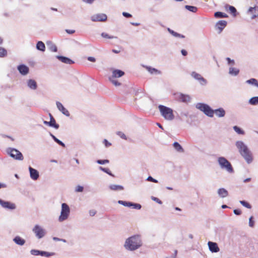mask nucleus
Here are the masks:
<instances>
[{
	"mask_svg": "<svg viewBox=\"0 0 258 258\" xmlns=\"http://www.w3.org/2000/svg\"><path fill=\"white\" fill-rule=\"evenodd\" d=\"M109 188L114 191L122 190L124 189L123 186L120 185L111 184L109 186Z\"/></svg>",
	"mask_w": 258,
	"mask_h": 258,
	"instance_id": "31",
	"label": "nucleus"
},
{
	"mask_svg": "<svg viewBox=\"0 0 258 258\" xmlns=\"http://www.w3.org/2000/svg\"><path fill=\"white\" fill-rule=\"evenodd\" d=\"M233 130L235 132H236L239 135H244V132L239 127L235 125L233 127Z\"/></svg>",
	"mask_w": 258,
	"mask_h": 258,
	"instance_id": "37",
	"label": "nucleus"
},
{
	"mask_svg": "<svg viewBox=\"0 0 258 258\" xmlns=\"http://www.w3.org/2000/svg\"><path fill=\"white\" fill-rule=\"evenodd\" d=\"M253 217L252 216H251L249 218V222L248 225L250 227L253 228L254 226L255 222L253 220Z\"/></svg>",
	"mask_w": 258,
	"mask_h": 258,
	"instance_id": "46",
	"label": "nucleus"
},
{
	"mask_svg": "<svg viewBox=\"0 0 258 258\" xmlns=\"http://www.w3.org/2000/svg\"><path fill=\"white\" fill-rule=\"evenodd\" d=\"M131 24L132 25H134V26H139L140 25V23H134V22H131Z\"/></svg>",
	"mask_w": 258,
	"mask_h": 258,
	"instance_id": "63",
	"label": "nucleus"
},
{
	"mask_svg": "<svg viewBox=\"0 0 258 258\" xmlns=\"http://www.w3.org/2000/svg\"><path fill=\"white\" fill-rule=\"evenodd\" d=\"M209 250L212 252H218L219 251L220 249L217 243L212 241H209L208 243Z\"/></svg>",
	"mask_w": 258,
	"mask_h": 258,
	"instance_id": "18",
	"label": "nucleus"
},
{
	"mask_svg": "<svg viewBox=\"0 0 258 258\" xmlns=\"http://www.w3.org/2000/svg\"><path fill=\"white\" fill-rule=\"evenodd\" d=\"M191 76L195 80L199 81V83L202 86H205L207 84L208 81L202 75L196 72H192L191 73Z\"/></svg>",
	"mask_w": 258,
	"mask_h": 258,
	"instance_id": "9",
	"label": "nucleus"
},
{
	"mask_svg": "<svg viewBox=\"0 0 258 258\" xmlns=\"http://www.w3.org/2000/svg\"><path fill=\"white\" fill-rule=\"evenodd\" d=\"M248 103L251 105H258V96L251 97L248 100Z\"/></svg>",
	"mask_w": 258,
	"mask_h": 258,
	"instance_id": "34",
	"label": "nucleus"
},
{
	"mask_svg": "<svg viewBox=\"0 0 258 258\" xmlns=\"http://www.w3.org/2000/svg\"><path fill=\"white\" fill-rule=\"evenodd\" d=\"M217 162L221 169L225 170L229 174L234 173V170L232 165L226 158L219 157L217 159Z\"/></svg>",
	"mask_w": 258,
	"mask_h": 258,
	"instance_id": "3",
	"label": "nucleus"
},
{
	"mask_svg": "<svg viewBox=\"0 0 258 258\" xmlns=\"http://www.w3.org/2000/svg\"><path fill=\"white\" fill-rule=\"evenodd\" d=\"M56 57L58 59L64 63L71 64L74 63L73 60L68 57L60 55H57Z\"/></svg>",
	"mask_w": 258,
	"mask_h": 258,
	"instance_id": "21",
	"label": "nucleus"
},
{
	"mask_svg": "<svg viewBox=\"0 0 258 258\" xmlns=\"http://www.w3.org/2000/svg\"><path fill=\"white\" fill-rule=\"evenodd\" d=\"M214 16L216 18H227L228 16L227 14L221 12H217L215 13Z\"/></svg>",
	"mask_w": 258,
	"mask_h": 258,
	"instance_id": "36",
	"label": "nucleus"
},
{
	"mask_svg": "<svg viewBox=\"0 0 258 258\" xmlns=\"http://www.w3.org/2000/svg\"><path fill=\"white\" fill-rule=\"evenodd\" d=\"M28 87L32 90H36L37 87L36 82L33 79H29L27 81Z\"/></svg>",
	"mask_w": 258,
	"mask_h": 258,
	"instance_id": "24",
	"label": "nucleus"
},
{
	"mask_svg": "<svg viewBox=\"0 0 258 258\" xmlns=\"http://www.w3.org/2000/svg\"><path fill=\"white\" fill-rule=\"evenodd\" d=\"M239 202L243 207L249 209L251 208V206L248 202L245 201H240Z\"/></svg>",
	"mask_w": 258,
	"mask_h": 258,
	"instance_id": "41",
	"label": "nucleus"
},
{
	"mask_svg": "<svg viewBox=\"0 0 258 258\" xmlns=\"http://www.w3.org/2000/svg\"><path fill=\"white\" fill-rule=\"evenodd\" d=\"M7 186L6 184L0 182V189L2 188H6Z\"/></svg>",
	"mask_w": 258,
	"mask_h": 258,
	"instance_id": "62",
	"label": "nucleus"
},
{
	"mask_svg": "<svg viewBox=\"0 0 258 258\" xmlns=\"http://www.w3.org/2000/svg\"><path fill=\"white\" fill-rule=\"evenodd\" d=\"M218 196L221 198H224L228 196V191L224 188H220L217 190Z\"/></svg>",
	"mask_w": 258,
	"mask_h": 258,
	"instance_id": "23",
	"label": "nucleus"
},
{
	"mask_svg": "<svg viewBox=\"0 0 258 258\" xmlns=\"http://www.w3.org/2000/svg\"><path fill=\"white\" fill-rule=\"evenodd\" d=\"M32 231L35 237L39 239L43 238L47 233L46 230L42 226L38 224L35 225Z\"/></svg>",
	"mask_w": 258,
	"mask_h": 258,
	"instance_id": "6",
	"label": "nucleus"
},
{
	"mask_svg": "<svg viewBox=\"0 0 258 258\" xmlns=\"http://www.w3.org/2000/svg\"><path fill=\"white\" fill-rule=\"evenodd\" d=\"M107 19V16L103 13H98L91 16L90 19L92 22H105Z\"/></svg>",
	"mask_w": 258,
	"mask_h": 258,
	"instance_id": "10",
	"label": "nucleus"
},
{
	"mask_svg": "<svg viewBox=\"0 0 258 258\" xmlns=\"http://www.w3.org/2000/svg\"><path fill=\"white\" fill-rule=\"evenodd\" d=\"M99 169L112 176H114V175L111 173V172L109 168H104V167L100 166V167H99Z\"/></svg>",
	"mask_w": 258,
	"mask_h": 258,
	"instance_id": "42",
	"label": "nucleus"
},
{
	"mask_svg": "<svg viewBox=\"0 0 258 258\" xmlns=\"http://www.w3.org/2000/svg\"><path fill=\"white\" fill-rule=\"evenodd\" d=\"M256 9H258V7H250L248 10V13L252 14L255 13Z\"/></svg>",
	"mask_w": 258,
	"mask_h": 258,
	"instance_id": "49",
	"label": "nucleus"
},
{
	"mask_svg": "<svg viewBox=\"0 0 258 258\" xmlns=\"http://www.w3.org/2000/svg\"><path fill=\"white\" fill-rule=\"evenodd\" d=\"M251 180V178H247L246 179H245L244 180H243V182H249Z\"/></svg>",
	"mask_w": 258,
	"mask_h": 258,
	"instance_id": "64",
	"label": "nucleus"
},
{
	"mask_svg": "<svg viewBox=\"0 0 258 258\" xmlns=\"http://www.w3.org/2000/svg\"><path fill=\"white\" fill-rule=\"evenodd\" d=\"M228 73L231 76H236L239 73V70L236 68L230 67Z\"/></svg>",
	"mask_w": 258,
	"mask_h": 258,
	"instance_id": "28",
	"label": "nucleus"
},
{
	"mask_svg": "<svg viewBox=\"0 0 258 258\" xmlns=\"http://www.w3.org/2000/svg\"><path fill=\"white\" fill-rule=\"evenodd\" d=\"M181 53L183 56H186L187 54V51L184 49H182L181 50Z\"/></svg>",
	"mask_w": 258,
	"mask_h": 258,
	"instance_id": "61",
	"label": "nucleus"
},
{
	"mask_svg": "<svg viewBox=\"0 0 258 258\" xmlns=\"http://www.w3.org/2000/svg\"><path fill=\"white\" fill-rule=\"evenodd\" d=\"M66 31L68 34H73L75 32V31L74 30H69V29H66Z\"/></svg>",
	"mask_w": 258,
	"mask_h": 258,
	"instance_id": "59",
	"label": "nucleus"
},
{
	"mask_svg": "<svg viewBox=\"0 0 258 258\" xmlns=\"http://www.w3.org/2000/svg\"><path fill=\"white\" fill-rule=\"evenodd\" d=\"M109 80L115 86H119L120 85V83L115 78H112L109 77Z\"/></svg>",
	"mask_w": 258,
	"mask_h": 258,
	"instance_id": "39",
	"label": "nucleus"
},
{
	"mask_svg": "<svg viewBox=\"0 0 258 258\" xmlns=\"http://www.w3.org/2000/svg\"><path fill=\"white\" fill-rule=\"evenodd\" d=\"M116 134L119 136L121 138H122V139H124V140H126V136L125 135V134L124 133H123L122 132H117L116 133Z\"/></svg>",
	"mask_w": 258,
	"mask_h": 258,
	"instance_id": "51",
	"label": "nucleus"
},
{
	"mask_svg": "<svg viewBox=\"0 0 258 258\" xmlns=\"http://www.w3.org/2000/svg\"><path fill=\"white\" fill-rule=\"evenodd\" d=\"M0 205L3 208L6 210H14L16 209L15 204L9 201H5L2 199H0Z\"/></svg>",
	"mask_w": 258,
	"mask_h": 258,
	"instance_id": "8",
	"label": "nucleus"
},
{
	"mask_svg": "<svg viewBox=\"0 0 258 258\" xmlns=\"http://www.w3.org/2000/svg\"><path fill=\"white\" fill-rule=\"evenodd\" d=\"M89 214L91 216H93L96 214V211L94 210L89 211Z\"/></svg>",
	"mask_w": 258,
	"mask_h": 258,
	"instance_id": "60",
	"label": "nucleus"
},
{
	"mask_svg": "<svg viewBox=\"0 0 258 258\" xmlns=\"http://www.w3.org/2000/svg\"><path fill=\"white\" fill-rule=\"evenodd\" d=\"M225 8L227 10H228L234 16H236V9L233 6L227 5L225 6Z\"/></svg>",
	"mask_w": 258,
	"mask_h": 258,
	"instance_id": "33",
	"label": "nucleus"
},
{
	"mask_svg": "<svg viewBox=\"0 0 258 258\" xmlns=\"http://www.w3.org/2000/svg\"><path fill=\"white\" fill-rule=\"evenodd\" d=\"M234 213L236 215H240L241 214V212L239 209H235L233 211Z\"/></svg>",
	"mask_w": 258,
	"mask_h": 258,
	"instance_id": "57",
	"label": "nucleus"
},
{
	"mask_svg": "<svg viewBox=\"0 0 258 258\" xmlns=\"http://www.w3.org/2000/svg\"><path fill=\"white\" fill-rule=\"evenodd\" d=\"M50 136L51 137V138L53 139V140L57 143L58 145L61 146L63 147H65V144L62 142L61 141L58 140L57 138H56L53 135H52L51 133H50Z\"/></svg>",
	"mask_w": 258,
	"mask_h": 258,
	"instance_id": "35",
	"label": "nucleus"
},
{
	"mask_svg": "<svg viewBox=\"0 0 258 258\" xmlns=\"http://www.w3.org/2000/svg\"><path fill=\"white\" fill-rule=\"evenodd\" d=\"M30 178L33 180H36L39 177V172L31 166L29 167Z\"/></svg>",
	"mask_w": 258,
	"mask_h": 258,
	"instance_id": "16",
	"label": "nucleus"
},
{
	"mask_svg": "<svg viewBox=\"0 0 258 258\" xmlns=\"http://www.w3.org/2000/svg\"><path fill=\"white\" fill-rule=\"evenodd\" d=\"M87 59L90 61H91V62H95L96 61V59L95 57H92V56H89L88 58H87Z\"/></svg>",
	"mask_w": 258,
	"mask_h": 258,
	"instance_id": "58",
	"label": "nucleus"
},
{
	"mask_svg": "<svg viewBox=\"0 0 258 258\" xmlns=\"http://www.w3.org/2000/svg\"><path fill=\"white\" fill-rule=\"evenodd\" d=\"M158 109L161 116L166 120L171 121L174 119L173 110L168 107L159 105Z\"/></svg>",
	"mask_w": 258,
	"mask_h": 258,
	"instance_id": "4",
	"label": "nucleus"
},
{
	"mask_svg": "<svg viewBox=\"0 0 258 258\" xmlns=\"http://www.w3.org/2000/svg\"><path fill=\"white\" fill-rule=\"evenodd\" d=\"M49 116L50 121H44L43 123L45 125H48L49 126L53 127L55 128V129H58L59 128V124L56 123L55 120L53 117L52 115L49 113Z\"/></svg>",
	"mask_w": 258,
	"mask_h": 258,
	"instance_id": "15",
	"label": "nucleus"
},
{
	"mask_svg": "<svg viewBox=\"0 0 258 258\" xmlns=\"http://www.w3.org/2000/svg\"><path fill=\"white\" fill-rule=\"evenodd\" d=\"M56 105L57 109L66 116L70 115L69 111L63 106V105L58 101L56 102Z\"/></svg>",
	"mask_w": 258,
	"mask_h": 258,
	"instance_id": "17",
	"label": "nucleus"
},
{
	"mask_svg": "<svg viewBox=\"0 0 258 258\" xmlns=\"http://www.w3.org/2000/svg\"><path fill=\"white\" fill-rule=\"evenodd\" d=\"M226 60H227L228 65L234 66L235 64V60L234 59H231L229 57H226Z\"/></svg>",
	"mask_w": 258,
	"mask_h": 258,
	"instance_id": "47",
	"label": "nucleus"
},
{
	"mask_svg": "<svg viewBox=\"0 0 258 258\" xmlns=\"http://www.w3.org/2000/svg\"><path fill=\"white\" fill-rule=\"evenodd\" d=\"M175 95L176 99L181 102L188 103L190 101L191 98L188 95L184 94L181 93H177Z\"/></svg>",
	"mask_w": 258,
	"mask_h": 258,
	"instance_id": "13",
	"label": "nucleus"
},
{
	"mask_svg": "<svg viewBox=\"0 0 258 258\" xmlns=\"http://www.w3.org/2000/svg\"><path fill=\"white\" fill-rule=\"evenodd\" d=\"M143 244L142 236L140 234H134L126 238L123 247L130 251H134L140 248Z\"/></svg>",
	"mask_w": 258,
	"mask_h": 258,
	"instance_id": "1",
	"label": "nucleus"
},
{
	"mask_svg": "<svg viewBox=\"0 0 258 258\" xmlns=\"http://www.w3.org/2000/svg\"><path fill=\"white\" fill-rule=\"evenodd\" d=\"M124 74V72L119 70H113L112 72V75L109 77V78H115L116 79L117 78H120L123 76Z\"/></svg>",
	"mask_w": 258,
	"mask_h": 258,
	"instance_id": "20",
	"label": "nucleus"
},
{
	"mask_svg": "<svg viewBox=\"0 0 258 258\" xmlns=\"http://www.w3.org/2000/svg\"><path fill=\"white\" fill-rule=\"evenodd\" d=\"M245 83L254 86L258 89V81L254 78H251L245 81Z\"/></svg>",
	"mask_w": 258,
	"mask_h": 258,
	"instance_id": "27",
	"label": "nucleus"
},
{
	"mask_svg": "<svg viewBox=\"0 0 258 258\" xmlns=\"http://www.w3.org/2000/svg\"><path fill=\"white\" fill-rule=\"evenodd\" d=\"M49 49L52 52H56L57 50V47L55 44H52L49 46Z\"/></svg>",
	"mask_w": 258,
	"mask_h": 258,
	"instance_id": "50",
	"label": "nucleus"
},
{
	"mask_svg": "<svg viewBox=\"0 0 258 258\" xmlns=\"http://www.w3.org/2000/svg\"><path fill=\"white\" fill-rule=\"evenodd\" d=\"M84 190V187L81 185H77L75 188L76 192H82Z\"/></svg>",
	"mask_w": 258,
	"mask_h": 258,
	"instance_id": "52",
	"label": "nucleus"
},
{
	"mask_svg": "<svg viewBox=\"0 0 258 258\" xmlns=\"http://www.w3.org/2000/svg\"><path fill=\"white\" fill-rule=\"evenodd\" d=\"M36 48L40 51H44L45 50V46L44 43L42 41H38L36 44Z\"/></svg>",
	"mask_w": 258,
	"mask_h": 258,
	"instance_id": "32",
	"label": "nucleus"
},
{
	"mask_svg": "<svg viewBox=\"0 0 258 258\" xmlns=\"http://www.w3.org/2000/svg\"><path fill=\"white\" fill-rule=\"evenodd\" d=\"M235 146L240 154L248 148L247 146L242 141H236Z\"/></svg>",
	"mask_w": 258,
	"mask_h": 258,
	"instance_id": "14",
	"label": "nucleus"
},
{
	"mask_svg": "<svg viewBox=\"0 0 258 258\" xmlns=\"http://www.w3.org/2000/svg\"><path fill=\"white\" fill-rule=\"evenodd\" d=\"M147 180L149 181L155 182V183H157L158 182V180H157L153 178L151 176H149L148 177V178H147Z\"/></svg>",
	"mask_w": 258,
	"mask_h": 258,
	"instance_id": "54",
	"label": "nucleus"
},
{
	"mask_svg": "<svg viewBox=\"0 0 258 258\" xmlns=\"http://www.w3.org/2000/svg\"><path fill=\"white\" fill-rule=\"evenodd\" d=\"M30 253L34 255H41L42 256L49 257L54 254L53 252H49L47 251H41L37 249H32L30 250Z\"/></svg>",
	"mask_w": 258,
	"mask_h": 258,
	"instance_id": "12",
	"label": "nucleus"
},
{
	"mask_svg": "<svg viewBox=\"0 0 258 258\" xmlns=\"http://www.w3.org/2000/svg\"><path fill=\"white\" fill-rule=\"evenodd\" d=\"M131 205H130V207H132L133 209H135L140 210L142 207L141 205L139 204L133 203L131 202Z\"/></svg>",
	"mask_w": 258,
	"mask_h": 258,
	"instance_id": "44",
	"label": "nucleus"
},
{
	"mask_svg": "<svg viewBox=\"0 0 258 258\" xmlns=\"http://www.w3.org/2000/svg\"><path fill=\"white\" fill-rule=\"evenodd\" d=\"M118 203L119 204L122 205L125 207H130V205H132L131 202H126V201H121V200H119L118 201Z\"/></svg>",
	"mask_w": 258,
	"mask_h": 258,
	"instance_id": "40",
	"label": "nucleus"
},
{
	"mask_svg": "<svg viewBox=\"0 0 258 258\" xmlns=\"http://www.w3.org/2000/svg\"><path fill=\"white\" fill-rule=\"evenodd\" d=\"M7 153L12 158L18 160H22L23 156L18 150L14 148H9L7 149Z\"/></svg>",
	"mask_w": 258,
	"mask_h": 258,
	"instance_id": "7",
	"label": "nucleus"
},
{
	"mask_svg": "<svg viewBox=\"0 0 258 258\" xmlns=\"http://www.w3.org/2000/svg\"><path fill=\"white\" fill-rule=\"evenodd\" d=\"M96 162L101 165L105 164L106 163H108L109 162V160L107 159L105 160H97Z\"/></svg>",
	"mask_w": 258,
	"mask_h": 258,
	"instance_id": "48",
	"label": "nucleus"
},
{
	"mask_svg": "<svg viewBox=\"0 0 258 258\" xmlns=\"http://www.w3.org/2000/svg\"><path fill=\"white\" fill-rule=\"evenodd\" d=\"M7 54V50L2 47H0V57H4Z\"/></svg>",
	"mask_w": 258,
	"mask_h": 258,
	"instance_id": "43",
	"label": "nucleus"
},
{
	"mask_svg": "<svg viewBox=\"0 0 258 258\" xmlns=\"http://www.w3.org/2000/svg\"><path fill=\"white\" fill-rule=\"evenodd\" d=\"M70 208L66 203H62L61 205L60 214L58 217V221L60 222L67 220L70 215Z\"/></svg>",
	"mask_w": 258,
	"mask_h": 258,
	"instance_id": "5",
	"label": "nucleus"
},
{
	"mask_svg": "<svg viewBox=\"0 0 258 258\" xmlns=\"http://www.w3.org/2000/svg\"><path fill=\"white\" fill-rule=\"evenodd\" d=\"M101 36L105 38H108V39H113V38H116V37H114L113 36H109L108 34L103 32L101 34Z\"/></svg>",
	"mask_w": 258,
	"mask_h": 258,
	"instance_id": "45",
	"label": "nucleus"
},
{
	"mask_svg": "<svg viewBox=\"0 0 258 258\" xmlns=\"http://www.w3.org/2000/svg\"><path fill=\"white\" fill-rule=\"evenodd\" d=\"M13 241L16 244L21 246L23 245L25 243V240L19 236H16L13 239Z\"/></svg>",
	"mask_w": 258,
	"mask_h": 258,
	"instance_id": "26",
	"label": "nucleus"
},
{
	"mask_svg": "<svg viewBox=\"0 0 258 258\" xmlns=\"http://www.w3.org/2000/svg\"><path fill=\"white\" fill-rule=\"evenodd\" d=\"M144 67L152 75H160L161 72L155 68H152L150 66H144Z\"/></svg>",
	"mask_w": 258,
	"mask_h": 258,
	"instance_id": "22",
	"label": "nucleus"
},
{
	"mask_svg": "<svg viewBox=\"0 0 258 258\" xmlns=\"http://www.w3.org/2000/svg\"><path fill=\"white\" fill-rule=\"evenodd\" d=\"M167 31L169 32L170 34H171L173 36L176 37V38H185V36L182 34H180L179 33H178L176 32H175L174 31L172 30V29H170L169 28H167Z\"/></svg>",
	"mask_w": 258,
	"mask_h": 258,
	"instance_id": "29",
	"label": "nucleus"
},
{
	"mask_svg": "<svg viewBox=\"0 0 258 258\" xmlns=\"http://www.w3.org/2000/svg\"><path fill=\"white\" fill-rule=\"evenodd\" d=\"M196 107L210 117H213L214 113L218 117H223L226 114L225 110L223 108L213 110L209 105L205 103H198L196 105Z\"/></svg>",
	"mask_w": 258,
	"mask_h": 258,
	"instance_id": "2",
	"label": "nucleus"
},
{
	"mask_svg": "<svg viewBox=\"0 0 258 258\" xmlns=\"http://www.w3.org/2000/svg\"><path fill=\"white\" fill-rule=\"evenodd\" d=\"M17 69L22 75L25 76L29 73V69L25 64H20L18 66Z\"/></svg>",
	"mask_w": 258,
	"mask_h": 258,
	"instance_id": "19",
	"label": "nucleus"
},
{
	"mask_svg": "<svg viewBox=\"0 0 258 258\" xmlns=\"http://www.w3.org/2000/svg\"><path fill=\"white\" fill-rule=\"evenodd\" d=\"M122 15L126 18H131L132 16L131 14L126 12H123Z\"/></svg>",
	"mask_w": 258,
	"mask_h": 258,
	"instance_id": "56",
	"label": "nucleus"
},
{
	"mask_svg": "<svg viewBox=\"0 0 258 258\" xmlns=\"http://www.w3.org/2000/svg\"><path fill=\"white\" fill-rule=\"evenodd\" d=\"M227 25V22L225 20H221L218 21L216 25V27L217 29L220 30V32H221L223 29Z\"/></svg>",
	"mask_w": 258,
	"mask_h": 258,
	"instance_id": "25",
	"label": "nucleus"
},
{
	"mask_svg": "<svg viewBox=\"0 0 258 258\" xmlns=\"http://www.w3.org/2000/svg\"><path fill=\"white\" fill-rule=\"evenodd\" d=\"M247 164H250L253 161L252 153L248 148L247 150L240 154Z\"/></svg>",
	"mask_w": 258,
	"mask_h": 258,
	"instance_id": "11",
	"label": "nucleus"
},
{
	"mask_svg": "<svg viewBox=\"0 0 258 258\" xmlns=\"http://www.w3.org/2000/svg\"><path fill=\"white\" fill-rule=\"evenodd\" d=\"M173 146L174 148V149L179 153H183L184 152V150L183 148L181 147V146L178 143V142H174L173 144Z\"/></svg>",
	"mask_w": 258,
	"mask_h": 258,
	"instance_id": "30",
	"label": "nucleus"
},
{
	"mask_svg": "<svg viewBox=\"0 0 258 258\" xmlns=\"http://www.w3.org/2000/svg\"><path fill=\"white\" fill-rule=\"evenodd\" d=\"M185 8L187 10H188L190 12H194V13L196 12L198 10L197 7H194V6H191L186 5L185 6Z\"/></svg>",
	"mask_w": 258,
	"mask_h": 258,
	"instance_id": "38",
	"label": "nucleus"
},
{
	"mask_svg": "<svg viewBox=\"0 0 258 258\" xmlns=\"http://www.w3.org/2000/svg\"><path fill=\"white\" fill-rule=\"evenodd\" d=\"M151 199L156 202V203L159 204H162V201L158 198H156V197H151Z\"/></svg>",
	"mask_w": 258,
	"mask_h": 258,
	"instance_id": "53",
	"label": "nucleus"
},
{
	"mask_svg": "<svg viewBox=\"0 0 258 258\" xmlns=\"http://www.w3.org/2000/svg\"><path fill=\"white\" fill-rule=\"evenodd\" d=\"M103 144H104L106 147H109L111 145V144L109 143L106 139H104L103 141Z\"/></svg>",
	"mask_w": 258,
	"mask_h": 258,
	"instance_id": "55",
	"label": "nucleus"
}]
</instances>
